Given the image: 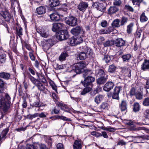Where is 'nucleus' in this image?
I'll list each match as a JSON object with an SVG mask.
<instances>
[{"mask_svg":"<svg viewBox=\"0 0 149 149\" xmlns=\"http://www.w3.org/2000/svg\"><path fill=\"white\" fill-rule=\"evenodd\" d=\"M0 89V108L6 111L10 107L11 98L9 94L3 92V88Z\"/></svg>","mask_w":149,"mask_h":149,"instance_id":"1","label":"nucleus"},{"mask_svg":"<svg viewBox=\"0 0 149 149\" xmlns=\"http://www.w3.org/2000/svg\"><path fill=\"white\" fill-rule=\"evenodd\" d=\"M69 8V5L65 3L63 4L59 13L56 12L49 15L51 20L54 21L59 20L61 17H64V15L67 13V11Z\"/></svg>","mask_w":149,"mask_h":149,"instance_id":"2","label":"nucleus"},{"mask_svg":"<svg viewBox=\"0 0 149 149\" xmlns=\"http://www.w3.org/2000/svg\"><path fill=\"white\" fill-rule=\"evenodd\" d=\"M28 76L31 82L37 87L38 90L43 92L46 89L45 86L38 79L35 78L30 74H28Z\"/></svg>","mask_w":149,"mask_h":149,"instance_id":"3","label":"nucleus"},{"mask_svg":"<svg viewBox=\"0 0 149 149\" xmlns=\"http://www.w3.org/2000/svg\"><path fill=\"white\" fill-rule=\"evenodd\" d=\"M83 39L82 37L79 36H75L69 38L67 43L70 46H72L81 43Z\"/></svg>","mask_w":149,"mask_h":149,"instance_id":"4","label":"nucleus"},{"mask_svg":"<svg viewBox=\"0 0 149 149\" xmlns=\"http://www.w3.org/2000/svg\"><path fill=\"white\" fill-rule=\"evenodd\" d=\"M84 78V80L81 81V83L84 86H90L92 88L93 86L92 83L95 81V77L91 76H88Z\"/></svg>","mask_w":149,"mask_h":149,"instance_id":"5","label":"nucleus"},{"mask_svg":"<svg viewBox=\"0 0 149 149\" xmlns=\"http://www.w3.org/2000/svg\"><path fill=\"white\" fill-rule=\"evenodd\" d=\"M86 64L85 62L81 61L77 63L74 66L75 70H73L71 71L72 72L74 71L77 74H80L82 72V70L86 67Z\"/></svg>","mask_w":149,"mask_h":149,"instance_id":"6","label":"nucleus"},{"mask_svg":"<svg viewBox=\"0 0 149 149\" xmlns=\"http://www.w3.org/2000/svg\"><path fill=\"white\" fill-rule=\"evenodd\" d=\"M70 32L72 34L75 36L80 34L81 35L80 36L82 38L84 37L85 33V31L79 26H77L72 28L70 31Z\"/></svg>","mask_w":149,"mask_h":149,"instance_id":"7","label":"nucleus"},{"mask_svg":"<svg viewBox=\"0 0 149 149\" xmlns=\"http://www.w3.org/2000/svg\"><path fill=\"white\" fill-rule=\"evenodd\" d=\"M68 37V31L66 30H62L58 33L57 38L60 40H62L67 39Z\"/></svg>","mask_w":149,"mask_h":149,"instance_id":"8","label":"nucleus"},{"mask_svg":"<svg viewBox=\"0 0 149 149\" xmlns=\"http://www.w3.org/2000/svg\"><path fill=\"white\" fill-rule=\"evenodd\" d=\"M65 20L66 23L71 26H75L77 24V19L73 16L67 17Z\"/></svg>","mask_w":149,"mask_h":149,"instance_id":"9","label":"nucleus"},{"mask_svg":"<svg viewBox=\"0 0 149 149\" xmlns=\"http://www.w3.org/2000/svg\"><path fill=\"white\" fill-rule=\"evenodd\" d=\"M83 142L80 139H77L74 140L72 146L73 149H82Z\"/></svg>","mask_w":149,"mask_h":149,"instance_id":"10","label":"nucleus"},{"mask_svg":"<svg viewBox=\"0 0 149 149\" xmlns=\"http://www.w3.org/2000/svg\"><path fill=\"white\" fill-rule=\"evenodd\" d=\"M0 16L2 17L6 21L8 22L10 21L11 16L6 8L4 10L0 11Z\"/></svg>","mask_w":149,"mask_h":149,"instance_id":"11","label":"nucleus"},{"mask_svg":"<svg viewBox=\"0 0 149 149\" xmlns=\"http://www.w3.org/2000/svg\"><path fill=\"white\" fill-rule=\"evenodd\" d=\"M122 89V86H116L113 89L112 96V98L116 100H118L119 99V94Z\"/></svg>","mask_w":149,"mask_h":149,"instance_id":"12","label":"nucleus"},{"mask_svg":"<svg viewBox=\"0 0 149 149\" xmlns=\"http://www.w3.org/2000/svg\"><path fill=\"white\" fill-rule=\"evenodd\" d=\"M125 43V41L121 38H118L113 41V44L116 47H121L124 46Z\"/></svg>","mask_w":149,"mask_h":149,"instance_id":"13","label":"nucleus"},{"mask_svg":"<svg viewBox=\"0 0 149 149\" xmlns=\"http://www.w3.org/2000/svg\"><path fill=\"white\" fill-rule=\"evenodd\" d=\"M64 25L62 23H54L52 24V30L54 32L60 31L64 28Z\"/></svg>","mask_w":149,"mask_h":149,"instance_id":"14","label":"nucleus"},{"mask_svg":"<svg viewBox=\"0 0 149 149\" xmlns=\"http://www.w3.org/2000/svg\"><path fill=\"white\" fill-rule=\"evenodd\" d=\"M88 7V3L86 2H80L77 6V9L80 11L84 12Z\"/></svg>","mask_w":149,"mask_h":149,"instance_id":"15","label":"nucleus"},{"mask_svg":"<svg viewBox=\"0 0 149 149\" xmlns=\"http://www.w3.org/2000/svg\"><path fill=\"white\" fill-rule=\"evenodd\" d=\"M114 84L112 81H108L103 86V90L107 92H108L111 90L113 88Z\"/></svg>","mask_w":149,"mask_h":149,"instance_id":"16","label":"nucleus"},{"mask_svg":"<svg viewBox=\"0 0 149 149\" xmlns=\"http://www.w3.org/2000/svg\"><path fill=\"white\" fill-rule=\"evenodd\" d=\"M141 70L145 71L149 69V60L145 59L141 65Z\"/></svg>","mask_w":149,"mask_h":149,"instance_id":"17","label":"nucleus"},{"mask_svg":"<svg viewBox=\"0 0 149 149\" xmlns=\"http://www.w3.org/2000/svg\"><path fill=\"white\" fill-rule=\"evenodd\" d=\"M108 79V75H105L103 77H101L98 78L96 80L97 84L100 85L104 84Z\"/></svg>","mask_w":149,"mask_h":149,"instance_id":"18","label":"nucleus"},{"mask_svg":"<svg viewBox=\"0 0 149 149\" xmlns=\"http://www.w3.org/2000/svg\"><path fill=\"white\" fill-rule=\"evenodd\" d=\"M57 105L58 107H60L62 110L64 111H65L69 112L70 111V109L67 106L60 102L57 103Z\"/></svg>","mask_w":149,"mask_h":149,"instance_id":"19","label":"nucleus"},{"mask_svg":"<svg viewBox=\"0 0 149 149\" xmlns=\"http://www.w3.org/2000/svg\"><path fill=\"white\" fill-rule=\"evenodd\" d=\"M36 74L39 80L41 82L45 84L47 82L46 79L45 77V76L43 74L36 72Z\"/></svg>","mask_w":149,"mask_h":149,"instance_id":"20","label":"nucleus"},{"mask_svg":"<svg viewBox=\"0 0 149 149\" xmlns=\"http://www.w3.org/2000/svg\"><path fill=\"white\" fill-rule=\"evenodd\" d=\"M10 73L4 72H0V78L8 80L10 79Z\"/></svg>","mask_w":149,"mask_h":149,"instance_id":"21","label":"nucleus"},{"mask_svg":"<svg viewBox=\"0 0 149 149\" xmlns=\"http://www.w3.org/2000/svg\"><path fill=\"white\" fill-rule=\"evenodd\" d=\"M46 12V8L43 6H41L37 8L36 13L38 15H41L45 13Z\"/></svg>","mask_w":149,"mask_h":149,"instance_id":"22","label":"nucleus"},{"mask_svg":"<svg viewBox=\"0 0 149 149\" xmlns=\"http://www.w3.org/2000/svg\"><path fill=\"white\" fill-rule=\"evenodd\" d=\"M85 87L80 92V94L82 95H85L92 90V88L89 86H84Z\"/></svg>","mask_w":149,"mask_h":149,"instance_id":"23","label":"nucleus"},{"mask_svg":"<svg viewBox=\"0 0 149 149\" xmlns=\"http://www.w3.org/2000/svg\"><path fill=\"white\" fill-rule=\"evenodd\" d=\"M104 96L102 95H98L94 98V101L97 104H99L103 99Z\"/></svg>","mask_w":149,"mask_h":149,"instance_id":"24","label":"nucleus"},{"mask_svg":"<svg viewBox=\"0 0 149 149\" xmlns=\"http://www.w3.org/2000/svg\"><path fill=\"white\" fill-rule=\"evenodd\" d=\"M120 107L122 111H124L127 109V103L126 101L124 100L122 101L120 105Z\"/></svg>","mask_w":149,"mask_h":149,"instance_id":"25","label":"nucleus"},{"mask_svg":"<svg viewBox=\"0 0 149 149\" xmlns=\"http://www.w3.org/2000/svg\"><path fill=\"white\" fill-rule=\"evenodd\" d=\"M118 10V8L115 6H111L108 10V13L112 14L115 13Z\"/></svg>","mask_w":149,"mask_h":149,"instance_id":"26","label":"nucleus"},{"mask_svg":"<svg viewBox=\"0 0 149 149\" xmlns=\"http://www.w3.org/2000/svg\"><path fill=\"white\" fill-rule=\"evenodd\" d=\"M49 4L51 7H55L58 6L60 2L58 0H49Z\"/></svg>","mask_w":149,"mask_h":149,"instance_id":"27","label":"nucleus"},{"mask_svg":"<svg viewBox=\"0 0 149 149\" xmlns=\"http://www.w3.org/2000/svg\"><path fill=\"white\" fill-rule=\"evenodd\" d=\"M117 69V67L114 64H111L109 65L108 71L110 73H113L115 72Z\"/></svg>","mask_w":149,"mask_h":149,"instance_id":"28","label":"nucleus"},{"mask_svg":"<svg viewBox=\"0 0 149 149\" xmlns=\"http://www.w3.org/2000/svg\"><path fill=\"white\" fill-rule=\"evenodd\" d=\"M131 55L130 54H124L121 56L123 62H127L131 59Z\"/></svg>","mask_w":149,"mask_h":149,"instance_id":"29","label":"nucleus"},{"mask_svg":"<svg viewBox=\"0 0 149 149\" xmlns=\"http://www.w3.org/2000/svg\"><path fill=\"white\" fill-rule=\"evenodd\" d=\"M140 19L141 22H144L148 21V18L145 13L143 12L141 15Z\"/></svg>","mask_w":149,"mask_h":149,"instance_id":"30","label":"nucleus"},{"mask_svg":"<svg viewBox=\"0 0 149 149\" xmlns=\"http://www.w3.org/2000/svg\"><path fill=\"white\" fill-rule=\"evenodd\" d=\"M78 56L77 57V59L79 58L81 60H84L86 58L87 54L85 52H81L79 53Z\"/></svg>","mask_w":149,"mask_h":149,"instance_id":"31","label":"nucleus"},{"mask_svg":"<svg viewBox=\"0 0 149 149\" xmlns=\"http://www.w3.org/2000/svg\"><path fill=\"white\" fill-rule=\"evenodd\" d=\"M68 56V54L66 52H62L59 57V60L61 61H63L65 60Z\"/></svg>","mask_w":149,"mask_h":149,"instance_id":"32","label":"nucleus"},{"mask_svg":"<svg viewBox=\"0 0 149 149\" xmlns=\"http://www.w3.org/2000/svg\"><path fill=\"white\" fill-rule=\"evenodd\" d=\"M16 34L20 38L22 37L21 36L23 35L22 29L20 26H18V28L16 29Z\"/></svg>","mask_w":149,"mask_h":149,"instance_id":"33","label":"nucleus"},{"mask_svg":"<svg viewBox=\"0 0 149 149\" xmlns=\"http://www.w3.org/2000/svg\"><path fill=\"white\" fill-rule=\"evenodd\" d=\"M140 106L139 104L137 102L134 103L133 105V111L136 112L139 110Z\"/></svg>","mask_w":149,"mask_h":149,"instance_id":"34","label":"nucleus"},{"mask_svg":"<svg viewBox=\"0 0 149 149\" xmlns=\"http://www.w3.org/2000/svg\"><path fill=\"white\" fill-rule=\"evenodd\" d=\"M51 97H52L53 100L55 102L56 104L57 103L60 102H58L59 98L58 95L56 94L55 93H52L51 95Z\"/></svg>","mask_w":149,"mask_h":149,"instance_id":"35","label":"nucleus"},{"mask_svg":"<svg viewBox=\"0 0 149 149\" xmlns=\"http://www.w3.org/2000/svg\"><path fill=\"white\" fill-rule=\"evenodd\" d=\"M120 20L118 19H116L114 20L112 22V25L113 27H118L120 26L119 24Z\"/></svg>","mask_w":149,"mask_h":149,"instance_id":"36","label":"nucleus"},{"mask_svg":"<svg viewBox=\"0 0 149 149\" xmlns=\"http://www.w3.org/2000/svg\"><path fill=\"white\" fill-rule=\"evenodd\" d=\"M108 107V104L106 102H103L100 106L99 109L101 110L107 109Z\"/></svg>","mask_w":149,"mask_h":149,"instance_id":"37","label":"nucleus"},{"mask_svg":"<svg viewBox=\"0 0 149 149\" xmlns=\"http://www.w3.org/2000/svg\"><path fill=\"white\" fill-rule=\"evenodd\" d=\"M84 74H83V77H85L87 76H90V75L93 74L92 70L88 69H86L84 70Z\"/></svg>","mask_w":149,"mask_h":149,"instance_id":"38","label":"nucleus"},{"mask_svg":"<svg viewBox=\"0 0 149 149\" xmlns=\"http://www.w3.org/2000/svg\"><path fill=\"white\" fill-rule=\"evenodd\" d=\"M54 41L51 39H49L46 41V45L47 46V48H49L54 44Z\"/></svg>","mask_w":149,"mask_h":149,"instance_id":"39","label":"nucleus"},{"mask_svg":"<svg viewBox=\"0 0 149 149\" xmlns=\"http://www.w3.org/2000/svg\"><path fill=\"white\" fill-rule=\"evenodd\" d=\"M105 9V3H99L97 10L100 11H102L104 10Z\"/></svg>","mask_w":149,"mask_h":149,"instance_id":"40","label":"nucleus"},{"mask_svg":"<svg viewBox=\"0 0 149 149\" xmlns=\"http://www.w3.org/2000/svg\"><path fill=\"white\" fill-rule=\"evenodd\" d=\"M6 55L5 54H2L0 55V64H3L6 62Z\"/></svg>","mask_w":149,"mask_h":149,"instance_id":"41","label":"nucleus"},{"mask_svg":"<svg viewBox=\"0 0 149 149\" xmlns=\"http://www.w3.org/2000/svg\"><path fill=\"white\" fill-rule=\"evenodd\" d=\"M133 25V23H131L127 26V31L128 33L130 34L131 33Z\"/></svg>","mask_w":149,"mask_h":149,"instance_id":"42","label":"nucleus"},{"mask_svg":"<svg viewBox=\"0 0 149 149\" xmlns=\"http://www.w3.org/2000/svg\"><path fill=\"white\" fill-rule=\"evenodd\" d=\"M134 5H137L138 7H139L140 4L142 2L143 0H131Z\"/></svg>","mask_w":149,"mask_h":149,"instance_id":"43","label":"nucleus"},{"mask_svg":"<svg viewBox=\"0 0 149 149\" xmlns=\"http://www.w3.org/2000/svg\"><path fill=\"white\" fill-rule=\"evenodd\" d=\"M143 104L145 106H149V97L144 99L143 102Z\"/></svg>","mask_w":149,"mask_h":149,"instance_id":"44","label":"nucleus"},{"mask_svg":"<svg viewBox=\"0 0 149 149\" xmlns=\"http://www.w3.org/2000/svg\"><path fill=\"white\" fill-rule=\"evenodd\" d=\"M135 96L136 98L138 100H141L143 98V94L141 92L136 93Z\"/></svg>","mask_w":149,"mask_h":149,"instance_id":"45","label":"nucleus"},{"mask_svg":"<svg viewBox=\"0 0 149 149\" xmlns=\"http://www.w3.org/2000/svg\"><path fill=\"white\" fill-rule=\"evenodd\" d=\"M55 117L58 119H60L65 121H70L69 118H67L66 117L62 116H56Z\"/></svg>","mask_w":149,"mask_h":149,"instance_id":"46","label":"nucleus"},{"mask_svg":"<svg viewBox=\"0 0 149 149\" xmlns=\"http://www.w3.org/2000/svg\"><path fill=\"white\" fill-rule=\"evenodd\" d=\"M40 33L42 37L46 38L48 37L49 35L48 32L45 31H40Z\"/></svg>","mask_w":149,"mask_h":149,"instance_id":"47","label":"nucleus"},{"mask_svg":"<svg viewBox=\"0 0 149 149\" xmlns=\"http://www.w3.org/2000/svg\"><path fill=\"white\" fill-rule=\"evenodd\" d=\"M127 18L125 17H123L121 19L120 22V25L123 26L127 22Z\"/></svg>","mask_w":149,"mask_h":149,"instance_id":"48","label":"nucleus"},{"mask_svg":"<svg viewBox=\"0 0 149 149\" xmlns=\"http://www.w3.org/2000/svg\"><path fill=\"white\" fill-rule=\"evenodd\" d=\"M104 130L110 132H114L115 131L116 129L114 128L109 126L105 127Z\"/></svg>","mask_w":149,"mask_h":149,"instance_id":"49","label":"nucleus"},{"mask_svg":"<svg viewBox=\"0 0 149 149\" xmlns=\"http://www.w3.org/2000/svg\"><path fill=\"white\" fill-rule=\"evenodd\" d=\"M59 111L60 110L58 107H56L52 109L51 114H53L54 113L55 114H57L59 113Z\"/></svg>","mask_w":149,"mask_h":149,"instance_id":"50","label":"nucleus"},{"mask_svg":"<svg viewBox=\"0 0 149 149\" xmlns=\"http://www.w3.org/2000/svg\"><path fill=\"white\" fill-rule=\"evenodd\" d=\"M110 60V56L107 55H104V58H103V60L104 61L107 63H109Z\"/></svg>","mask_w":149,"mask_h":149,"instance_id":"51","label":"nucleus"},{"mask_svg":"<svg viewBox=\"0 0 149 149\" xmlns=\"http://www.w3.org/2000/svg\"><path fill=\"white\" fill-rule=\"evenodd\" d=\"M121 3L122 2L120 0H114L113 2V5L117 6H120Z\"/></svg>","mask_w":149,"mask_h":149,"instance_id":"52","label":"nucleus"},{"mask_svg":"<svg viewBox=\"0 0 149 149\" xmlns=\"http://www.w3.org/2000/svg\"><path fill=\"white\" fill-rule=\"evenodd\" d=\"M97 74L101 77H103L105 75H107L102 69H99L98 70Z\"/></svg>","mask_w":149,"mask_h":149,"instance_id":"53","label":"nucleus"},{"mask_svg":"<svg viewBox=\"0 0 149 149\" xmlns=\"http://www.w3.org/2000/svg\"><path fill=\"white\" fill-rule=\"evenodd\" d=\"M33 51L32 50L29 53V56L30 58L32 61H34L35 60V56H34L33 54Z\"/></svg>","mask_w":149,"mask_h":149,"instance_id":"54","label":"nucleus"},{"mask_svg":"<svg viewBox=\"0 0 149 149\" xmlns=\"http://www.w3.org/2000/svg\"><path fill=\"white\" fill-rule=\"evenodd\" d=\"M136 89H135L134 88H132L130 91V95L131 96H132L133 95H136Z\"/></svg>","mask_w":149,"mask_h":149,"instance_id":"55","label":"nucleus"},{"mask_svg":"<svg viewBox=\"0 0 149 149\" xmlns=\"http://www.w3.org/2000/svg\"><path fill=\"white\" fill-rule=\"evenodd\" d=\"M49 84L52 87V88L57 93V91L56 86L55 85L54 83L52 81L50 82H49Z\"/></svg>","mask_w":149,"mask_h":149,"instance_id":"56","label":"nucleus"},{"mask_svg":"<svg viewBox=\"0 0 149 149\" xmlns=\"http://www.w3.org/2000/svg\"><path fill=\"white\" fill-rule=\"evenodd\" d=\"M142 33V31L141 30L137 31L135 33V35L136 38H140L141 36V33Z\"/></svg>","mask_w":149,"mask_h":149,"instance_id":"57","label":"nucleus"},{"mask_svg":"<svg viewBox=\"0 0 149 149\" xmlns=\"http://www.w3.org/2000/svg\"><path fill=\"white\" fill-rule=\"evenodd\" d=\"M31 106H32V107H40L42 106L40 104L39 102L38 101L35 102L32 105H31Z\"/></svg>","mask_w":149,"mask_h":149,"instance_id":"58","label":"nucleus"},{"mask_svg":"<svg viewBox=\"0 0 149 149\" xmlns=\"http://www.w3.org/2000/svg\"><path fill=\"white\" fill-rule=\"evenodd\" d=\"M125 9L128 10L131 12H133L134 11V9L131 6L129 5H125Z\"/></svg>","mask_w":149,"mask_h":149,"instance_id":"59","label":"nucleus"},{"mask_svg":"<svg viewBox=\"0 0 149 149\" xmlns=\"http://www.w3.org/2000/svg\"><path fill=\"white\" fill-rule=\"evenodd\" d=\"M85 52L86 54H88L89 55H92L93 53L92 50L90 48H86Z\"/></svg>","mask_w":149,"mask_h":149,"instance_id":"60","label":"nucleus"},{"mask_svg":"<svg viewBox=\"0 0 149 149\" xmlns=\"http://www.w3.org/2000/svg\"><path fill=\"white\" fill-rule=\"evenodd\" d=\"M106 29H101L100 30L99 33L101 34H108Z\"/></svg>","mask_w":149,"mask_h":149,"instance_id":"61","label":"nucleus"},{"mask_svg":"<svg viewBox=\"0 0 149 149\" xmlns=\"http://www.w3.org/2000/svg\"><path fill=\"white\" fill-rule=\"evenodd\" d=\"M26 149H37L36 148L34 147L32 145L27 144L26 146Z\"/></svg>","mask_w":149,"mask_h":149,"instance_id":"62","label":"nucleus"},{"mask_svg":"<svg viewBox=\"0 0 149 149\" xmlns=\"http://www.w3.org/2000/svg\"><path fill=\"white\" fill-rule=\"evenodd\" d=\"M144 117L146 119L149 120V110H146L144 113Z\"/></svg>","mask_w":149,"mask_h":149,"instance_id":"63","label":"nucleus"},{"mask_svg":"<svg viewBox=\"0 0 149 149\" xmlns=\"http://www.w3.org/2000/svg\"><path fill=\"white\" fill-rule=\"evenodd\" d=\"M146 82L145 86V88L146 89H149V78L146 79Z\"/></svg>","mask_w":149,"mask_h":149,"instance_id":"64","label":"nucleus"}]
</instances>
